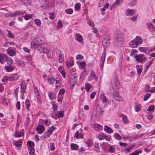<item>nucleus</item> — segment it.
Masks as SVG:
<instances>
[{
    "label": "nucleus",
    "instance_id": "1",
    "mask_svg": "<svg viewBox=\"0 0 155 155\" xmlns=\"http://www.w3.org/2000/svg\"><path fill=\"white\" fill-rule=\"evenodd\" d=\"M142 42V38L140 37L137 36L134 39L130 42L129 45L132 48H136L139 45L141 44Z\"/></svg>",
    "mask_w": 155,
    "mask_h": 155
},
{
    "label": "nucleus",
    "instance_id": "2",
    "mask_svg": "<svg viewBox=\"0 0 155 155\" xmlns=\"http://www.w3.org/2000/svg\"><path fill=\"white\" fill-rule=\"evenodd\" d=\"M123 40V34L121 33H119L115 36V39L114 41L115 45H121L122 43Z\"/></svg>",
    "mask_w": 155,
    "mask_h": 155
},
{
    "label": "nucleus",
    "instance_id": "3",
    "mask_svg": "<svg viewBox=\"0 0 155 155\" xmlns=\"http://www.w3.org/2000/svg\"><path fill=\"white\" fill-rule=\"evenodd\" d=\"M111 83L112 88L114 90H117L120 87V84L116 76L114 77L111 81Z\"/></svg>",
    "mask_w": 155,
    "mask_h": 155
},
{
    "label": "nucleus",
    "instance_id": "4",
    "mask_svg": "<svg viewBox=\"0 0 155 155\" xmlns=\"http://www.w3.org/2000/svg\"><path fill=\"white\" fill-rule=\"evenodd\" d=\"M41 40L39 38L33 39L31 42V46L35 48L41 47L42 45V43L41 42Z\"/></svg>",
    "mask_w": 155,
    "mask_h": 155
},
{
    "label": "nucleus",
    "instance_id": "5",
    "mask_svg": "<svg viewBox=\"0 0 155 155\" xmlns=\"http://www.w3.org/2000/svg\"><path fill=\"white\" fill-rule=\"evenodd\" d=\"M2 10H5L6 11H7L8 10L5 9V8H2L0 9V11H1V12L3 13L5 15V16L6 18L8 17L14 18V15L13 13H5L3 12L2 11Z\"/></svg>",
    "mask_w": 155,
    "mask_h": 155
},
{
    "label": "nucleus",
    "instance_id": "6",
    "mask_svg": "<svg viewBox=\"0 0 155 155\" xmlns=\"http://www.w3.org/2000/svg\"><path fill=\"white\" fill-rule=\"evenodd\" d=\"M109 38L107 37L105 38L103 41L102 45L104 48H107L110 45Z\"/></svg>",
    "mask_w": 155,
    "mask_h": 155
},
{
    "label": "nucleus",
    "instance_id": "7",
    "mask_svg": "<svg viewBox=\"0 0 155 155\" xmlns=\"http://www.w3.org/2000/svg\"><path fill=\"white\" fill-rule=\"evenodd\" d=\"M115 100L118 101H121L123 100L122 98L119 95L118 92H114L113 94Z\"/></svg>",
    "mask_w": 155,
    "mask_h": 155
},
{
    "label": "nucleus",
    "instance_id": "8",
    "mask_svg": "<svg viewBox=\"0 0 155 155\" xmlns=\"http://www.w3.org/2000/svg\"><path fill=\"white\" fill-rule=\"evenodd\" d=\"M65 93V90L63 89H61L59 91L58 96V101L61 100L62 99L63 95Z\"/></svg>",
    "mask_w": 155,
    "mask_h": 155
},
{
    "label": "nucleus",
    "instance_id": "9",
    "mask_svg": "<svg viewBox=\"0 0 155 155\" xmlns=\"http://www.w3.org/2000/svg\"><path fill=\"white\" fill-rule=\"evenodd\" d=\"M105 51H104L103 52V54L102 55L100 63L101 64V68H103L104 66V63L105 61Z\"/></svg>",
    "mask_w": 155,
    "mask_h": 155
},
{
    "label": "nucleus",
    "instance_id": "10",
    "mask_svg": "<svg viewBox=\"0 0 155 155\" xmlns=\"http://www.w3.org/2000/svg\"><path fill=\"white\" fill-rule=\"evenodd\" d=\"M36 130L38 134H41L44 132L45 128L42 125H38L36 127Z\"/></svg>",
    "mask_w": 155,
    "mask_h": 155
},
{
    "label": "nucleus",
    "instance_id": "11",
    "mask_svg": "<svg viewBox=\"0 0 155 155\" xmlns=\"http://www.w3.org/2000/svg\"><path fill=\"white\" fill-rule=\"evenodd\" d=\"M104 130L106 133L109 134H110L113 132L111 128L107 125L104 126Z\"/></svg>",
    "mask_w": 155,
    "mask_h": 155
},
{
    "label": "nucleus",
    "instance_id": "12",
    "mask_svg": "<svg viewBox=\"0 0 155 155\" xmlns=\"http://www.w3.org/2000/svg\"><path fill=\"white\" fill-rule=\"evenodd\" d=\"M27 145L28 149H34V144L33 142L28 141L27 142Z\"/></svg>",
    "mask_w": 155,
    "mask_h": 155
},
{
    "label": "nucleus",
    "instance_id": "13",
    "mask_svg": "<svg viewBox=\"0 0 155 155\" xmlns=\"http://www.w3.org/2000/svg\"><path fill=\"white\" fill-rule=\"evenodd\" d=\"M14 67L10 65H7L5 67V69L7 72H10L14 70Z\"/></svg>",
    "mask_w": 155,
    "mask_h": 155
},
{
    "label": "nucleus",
    "instance_id": "14",
    "mask_svg": "<svg viewBox=\"0 0 155 155\" xmlns=\"http://www.w3.org/2000/svg\"><path fill=\"white\" fill-rule=\"evenodd\" d=\"M60 53L59 54L58 60L60 63L63 62L64 61V56L63 54L61 53V50L59 51Z\"/></svg>",
    "mask_w": 155,
    "mask_h": 155
},
{
    "label": "nucleus",
    "instance_id": "15",
    "mask_svg": "<svg viewBox=\"0 0 155 155\" xmlns=\"http://www.w3.org/2000/svg\"><path fill=\"white\" fill-rule=\"evenodd\" d=\"M76 39L78 42H81L83 40L82 36L79 34L77 33L75 35Z\"/></svg>",
    "mask_w": 155,
    "mask_h": 155
},
{
    "label": "nucleus",
    "instance_id": "16",
    "mask_svg": "<svg viewBox=\"0 0 155 155\" xmlns=\"http://www.w3.org/2000/svg\"><path fill=\"white\" fill-rule=\"evenodd\" d=\"M100 98L101 100L104 103L107 102V100L106 97L105 95L103 93H101L100 95Z\"/></svg>",
    "mask_w": 155,
    "mask_h": 155
},
{
    "label": "nucleus",
    "instance_id": "17",
    "mask_svg": "<svg viewBox=\"0 0 155 155\" xmlns=\"http://www.w3.org/2000/svg\"><path fill=\"white\" fill-rule=\"evenodd\" d=\"M7 53L10 56H12L15 55L16 54L15 51V50L12 49H8L7 51Z\"/></svg>",
    "mask_w": 155,
    "mask_h": 155
},
{
    "label": "nucleus",
    "instance_id": "18",
    "mask_svg": "<svg viewBox=\"0 0 155 155\" xmlns=\"http://www.w3.org/2000/svg\"><path fill=\"white\" fill-rule=\"evenodd\" d=\"M49 98L51 100L55 99L56 98V96L53 92H49L48 94Z\"/></svg>",
    "mask_w": 155,
    "mask_h": 155
},
{
    "label": "nucleus",
    "instance_id": "19",
    "mask_svg": "<svg viewBox=\"0 0 155 155\" xmlns=\"http://www.w3.org/2000/svg\"><path fill=\"white\" fill-rule=\"evenodd\" d=\"M8 81H11L10 77L5 76L3 77L2 79V81L5 84Z\"/></svg>",
    "mask_w": 155,
    "mask_h": 155
},
{
    "label": "nucleus",
    "instance_id": "20",
    "mask_svg": "<svg viewBox=\"0 0 155 155\" xmlns=\"http://www.w3.org/2000/svg\"><path fill=\"white\" fill-rule=\"evenodd\" d=\"M19 76L17 74H12L10 76L11 81L12 80H15L18 78Z\"/></svg>",
    "mask_w": 155,
    "mask_h": 155
},
{
    "label": "nucleus",
    "instance_id": "21",
    "mask_svg": "<svg viewBox=\"0 0 155 155\" xmlns=\"http://www.w3.org/2000/svg\"><path fill=\"white\" fill-rule=\"evenodd\" d=\"M75 137L76 138H83V135L82 134H80L78 131L77 132L74 134Z\"/></svg>",
    "mask_w": 155,
    "mask_h": 155
},
{
    "label": "nucleus",
    "instance_id": "22",
    "mask_svg": "<svg viewBox=\"0 0 155 155\" xmlns=\"http://www.w3.org/2000/svg\"><path fill=\"white\" fill-rule=\"evenodd\" d=\"M134 9H129L127 10V15H128L131 16L133 15L134 14Z\"/></svg>",
    "mask_w": 155,
    "mask_h": 155
},
{
    "label": "nucleus",
    "instance_id": "23",
    "mask_svg": "<svg viewBox=\"0 0 155 155\" xmlns=\"http://www.w3.org/2000/svg\"><path fill=\"white\" fill-rule=\"evenodd\" d=\"M142 151L140 150H135L134 152L130 153L129 155H138L139 153H142Z\"/></svg>",
    "mask_w": 155,
    "mask_h": 155
},
{
    "label": "nucleus",
    "instance_id": "24",
    "mask_svg": "<svg viewBox=\"0 0 155 155\" xmlns=\"http://www.w3.org/2000/svg\"><path fill=\"white\" fill-rule=\"evenodd\" d=\"M6 58V61L7 64L8 65H11L13 62V61L10 58Z\"/></svg>",
    "mask_w": 155,
    "mask_h": 155
},
{
    "label": "nucleus",
    "instance_id": "25",
    "mask_svg": "<svg viewBox=\"0 0 155 155\" xmlns=\"http://www.w3.org/2000/svg\"><path fill=\"white\" fill-rule=\"evenodd\" d=\"M104 111L101 110V108H97V115L96 116H101Z\"/></svg>",
    "mask_w": 155,
    "mask_h": 155
},
{
    "label": "nucleus",
    "instance_id": "26",
    "mask_svg": "<svg viewBox=\"0 0 155 155\" xmlns=\"http://www.w3.org/2000/svg\"><path fill=\"white\" fill-rule=\"evenodd\" d=\"M47 80L48 83L52 84H53L54 81H55V79L54 77H53L51 78H48Z\"/></svg>",
    "mask_w": 155,
    "mask_h": 155
},
{
    "label": "nucleus",
    "instance_id": "27",
    "mask_svg": "<svg viewBox=\"0 0 155 155\" xmlns=\"http://www.w3.org/2000/svg\"><path fill=\"white\" fill-rule=\"evenodd\" d=\"M58 70L60 72L62 76L64 78H65L66 76L65 75V73L64 71L62 69V68L59 67Z\"/></svg>",
    "mask_w": 155,
    "mask_h": 155
},
{
    "label": "nucleus",
    "instance_id": "28",
    "mask_svg": "<svg viewBox=\"0 0 155 155\" xmlns=\"http://www.w3.org/2000/svg\"><path fill=\"white\" fill-rule=\"evenodd\" d=\"M147 26L149 30L151 31H153L154 30V28L152 23H149L147 24Z\"/></svg>",
    "mask_w": 155,
    "mask_h": 155
},
{
    "label": "nucleus",
    "instance_id": "29",
    "mask_svg": "<svg viewBox=\"0 0 155 155\" xmlns=\"http://www.w3.org/2000/svg\"><path fill=\"white\" fill-rule=\"evenodd\" d=\"M30 119L29 117H27L26 118L25 123V126L26 127H28L30 122Z\"/></svg>",
    "mask_w": 155,
    "mask_h": 155
},
{
    "label": "nucleus",
    "instance_id": "30",
    "mask_svg": "<svg viewBox=\"0 0 155 155\" xmlns=\"http://www.w3.org/2000/svg\"><path fill=\"white\" fill-rule=\"evenodd\" d=\"M25 104L26 105V109L28 111L30 110V103L29 100H27L25 102Z\"/></svg>",
    "mask_w": 155,
    "mask_h": 155
},
{
    "label": "nucleus",
    "instance_id": "31",
    "mask_svg": "<svg viewBox=\"0 0 155 155\" xmlns=\"http://www.w3.org/2000/svg\"><path fill=\"white\" fill-rule=\"evenodd\" d=\"M71 149L72 150H75L78 147V146L77 144H71Z\"/></svg>",
    "mask_w": 155,
    "mask_h": 155
},
{
    "label": "nucleus",
    "instance_id": "32",
    "mask_svg": "<svg viewBox=\"0 0 155 155\" xmlns=\"http://www.w3.org/2000/svg\"><path fill=\"white\" fill-rule=\"evenodd\" d=\"M135 104V110L137 112H138L141 109L140 106V104Z\"/></svg>",
    "mask_w": 155,
    "mask_h": 155
},
{
    "label": "nucleus",
    "instance_id": "33",
    "mask_svg": "<svg viewBox=\"0 0 155 155\" xmlns=\"http://www.w3.org/2000/svg\"><path fill=\"white\" fill-rule=\"evenodd\" d=\"M50 133L48 132V131L46 132L43 135V138L45 139L49 137L50 136Z\"/></svg>",
    "mask_w": 155,
    "mask_h": 155
},
{
    "label": "nucleus",
    "instance_id": "34",
    "mask_svg": "<svg viewBox=\"0 0 155 155\" xmlns=\"http://www.w3.org/2000/svg\"><path fill=\"white\" fill-rule=\"evenodd\" d=\"M151 95V94L150 93H147L145 94L143 98L144 101H146L150 97Z\"/></svg>",
    "mask_w": 155,
    "mask_h": 155
},
{
    "label": "nucleus",
    "instance_id": "35",
    "mask_svg": "<svg viewBox=\"0 0 155 155\" xmlns=\"http://www.w3.org/2000/svg\"><path fill=\"white\" fill-rule=\"evenodd\" d=\"M55 129L56 128L54 126H51L50 128L48 130V132H49L50 133V134L51 135L52 132L55 130Z\"/></svg>",
    "mask_w": 155,
    "mask_h": 155
},
{
    "label": "nucleus",
    "instance_id": "36",
    "mask_svg": "<svg viewBox=\"0 0 155 155\" xmlns=\"http://www.w3.org/2000/svg\"><path fill=\"white\" fill-rule=\"evenodd\" d=\"M32 17L31 14L26 15L24 16V18L25 20H28L31 19Z\"/></svg>",
    "mask_w": 155,
    "mask_h": 155
},
{
    "label": "nucleus",
    "instance_id": "37",
    "mask_svg": "<svg viewBox=\"0 0 155 155\" xmlns=\"http://www.w3.org/2000/svg\"><path fill=\"white\" fill-rule=\"evenodd\" d=\"M35 24L36 25L39 26L41 25V21L40 20L38 19H36L34 21Z\"/></svg>",
    "mask_w": 155,
    "mask_h": 155
},
{
    "label": "nucleus",
    "instance_id": "38",
    "mask_svg": "<svg viewBox=\"0 0 155 155\" xmlns=\"http://www.w3.org/2000/svg\"><path fill=\"white\" fill-rule=\"evenodd\" d=\"M65 12L67 14H71L73 13V11L72 9H67L65 10Z\"/></svg>",
    "mask_w": 155,
    "mask_h": 155
},
{
    "label": "nucleus",
    "instance_id": "39",
    "mask_svg": "<svg viewBox=\"0 0 155 155\" xmlns=\"http://www.w3.org/2000/svg\"><path fill=\"white\" fill-rule=\"evenodd\" d=\"M114 137L115 138L118 140H121V138L120 136L117 133H115L114 134Z\"/></svg>",
    "mask_w": 155,
    "mask_h": 155
},
{
    "label": "nucleus",
    "instance_id": "40",
    "mask_svg": "<svg viewBox=\"0 0 155 155\" xmlns=\"http://www.w3.org/2000/svg\"><path fill=\"white\" fill-rule=\"evenodd\" d=\"M22 142L20 141H18L15 142V145L16 147H18L21 146Z\"/></svg>",
    "mask_w": 155,
    "mask_h": 155
},
{
    "label": "nucleus",
    "instance_id": "41",
    "mask_svg": "<svg viewBox=\"0 0 155 155\" xmlns=\"http://www.w3.org/2000/svg\"><path fill=\"white\" fill-rule=\"evenodd\" d=\"M44 123L46 126H49L51 124V120L50 119L45 120H44Z\"/></svg>",
    "mask_w": 155,
    "mask_h": 155
},
{
    "label": "nucleus",
    "instance_id": "42",
    "mask_svg": "<svg viewBox=\"0 0 155 155\" xmlns=\"http://www.w3.org/2000/svg\"><path fill=\"white\" fill-rule=\"evenodd\" d=\"M109 150L110 152L113 153L115 152V149L112 146H110L109 148Z\"/></svg>",
    "mask_w": 155,
    "mask_h": 155
},
{
    "label": "nucleus",
    "instance_id": "43",
    "mask_svg": "<svg viewBox=\"0 0 155 155\" xmlns=\"http://www.w3.org/2000/svg\"><path fill=\"white\" fill-rule=\"evenodd\" d=\"M28 150V153L29 155H35V153L34 149H30Z\"/></svg>",
    "mask_w": 155,
    "mask_h": 155
},
{
    "label": "nucleus",
    "instance_id": "44",
    "mask_svg": "<svg viewBox=\"0 0 155 155\" xmlns=\"http://www.w3.org/2000/svg\"><path fill=\"white\" fill-rule=\"evenodd\" d=\"M140 62H143V61H146V58L143 55H140Z\"/></svg>",
    "mask_w": 155,
    "mask_h": 155
},
{
    "label": "nucleus",
    "instance_id": "45",
    "mask_svg": "<svg viewBox=\"0 0 155 155\" xmlns=\"http://www.w3.org/2000/svg\"><path fill=\"white\" fill-rule=\"evenodd\" d=\"M122 121L123 123H127L128 122V120L127 117L124 115H123L122 117Z\"/></svg>",
    "mask_w": 155,
    "mask_h": 155
},
{
    "label": "nucleus",
    "instance_id": "46",
    "mask_svg": "<svg viewBox=\"0 0 155 155\" xmlns=\"http://www.w3.org/2000/svg\"><path fill=\"white\" fill-rule=\"evenodd\" d=\"M85 86L86 88V91L87 92H88L91 87V85L90 84H87L85 85Z\"/></svg>",
    "mask_w": 155,
    "mask_h": 155
},
{
    "label": "nucleus",
    "instance_id": "47",
    "mask_svg": "<svg viewBox=\"0 0 155 155\" xmlns=\"http://www.w3.org/2000/svg\"><path fill=\"white\" fill-rule=\"evenodd\" d=\"M80 65L83 69L85 70V62L81 61L80 64Z\"/></svg>",
    "mask_w": 155,
    "mask_h": 155
},
{
    "label": "nucleus",
    "instance_id": "48",
    "mask_svg": "<svg viewBox=\"0 0 155 155\" xmlns=\"http://www.w3.org/2000/svg\"><path fill=\"white\" fill-rule=\"evenodd\" d=\"M154 108V106L153 105L150 106L147 110L149 111H153Z\"/></svg>",
    "mask_w": 155,
    "mask_h": 155
},
{
    "label": "nucleus",
    "instance_id": "49",
    "mask_svg": "<svg viewBox=\"0 0 155 155\" xmlns=\"http://www.w3.org/2000/svg\"><path fill=\"white\" fill-rule=\"evenodd\" d=\"M6 58V56L3 54H0V62L2 63L3 60Z\"/></svg>",
    "mask_w": 155,
    "mask_h": 155
},
{
    "label": "nucleus",
    "instance_id": "50",
    "mask_svg": "<svg viewBox=\"0 0 155 155\" xmlns=\"http://www.w3.org/2000/svg\"><path fill=\"white\" fill-rule=\"evenodd\" d=\"M75 8L77 10H79L81 8V5L79 3H77L75 4Z\"/></svg>",
    "mask_w": 155,
    "mask_h": 155
},
{
    "label": "nucleus",
    "instance_id": "51",
    "mask_svg": "<svg viewBox=\"0 0 155 155\" xmlns=\"http://www.w3.org/2000/svg\"><path fill=\"white\" fill-rule=\"evenodd\" d=\"M22 12L20 11H17L15 13H13V15H14V17H15L18 15H20L21 14Z\"/></svg>",
    "mask_w": 155,
    "mask_h": 155
},
{
    "label": "nucleus",
    "instance_id": "52",
    "mask_svg": "<svg viewBox=\"0 0 155 155\" xmlns=\"http://www.w3.org/2000/svg\"><path fill=\"white\" fill-rule=\"evenodd\" d=\"M8 37L10 38H13L14 37L13 35L12 34L11 32L10 31L8 30Z\"/></svg>",
    "mask_w": 155,
    "mask_h": 155
},
{
    "label": "nucleus",
    "instance_id": "53",
    "mask_svg": "<svg viewBox=\"0 0 155 155\" xmlns=\"http://www.w3.org/2000/svg\"><path fill=\"white\" fill-rule=\"evenodd\" d=\"M120 0H116L115 2L114 3L113 5L114 7H117L120 4Z\"/></svg>",
    "mask_w": 155,
    "mask_h": 155
},
{
    "label": "nucleus",
    "instance_id": "54",
    "mask_svg": "<svg viewBox=\"0 0 155 155\" xmlns=\"http://www.w3.org/2000/svg\"><path fill=\"white\" fill-rule=\"evenodd\" d=\"M16 107L18 110H19L20 109V103L19 101H17L16 105Z\"/></svg>",
    "mask_w": 155,
    "mask_h": 155
},
{
    "label": "nucleus",
    "instance_id": "55",
    "mask_svg": "<svg viewBox=\"0 0 155 155\" xmlns=\"http://www.w3.org/2000/svg\"><path fill=\"white\" fill-rule=\"evenodd\" d=\"M105 135L104 134H101L98 136V138L100 140H102L104 139Z\"/></svg>",
    "mask_w": 155,
    "mask_h": 155
},
{
    "label": "nucleus",
    "instance_id": "56",
    "mask_svg": "<svg viewBox=\"0 0 155 155\" xmlns=\"http://www.w3.org/2000/svg\"><path fill=\"white\" fill-rule=\"evenodd\" d=\"M64 113L62 111L59 112L57 114L58 117H62L64 116Z\"/></svg>",
    "mask_w": 155,
    "mask_h": 155
},
{
    "label": "nucleus",
    "instance_id": "57",
    "mask_svg": "<svg viewBox=\"0 0 155 155\" xmlns=\"http://www.w3.org/2000/svg\"><path fill=\"white\" fill-rule=\"evenodd\" d=\"M83 58V56L80 54H78L76 57V59L78 60H81Z\"/></svg>",
    "mask_w": 155,
    "mask_h": 155
},
{
    "label": "nucleus",
    "instance_id": "58",
    "mask_svg": "<svg viewBox=\"0 0 155 155\" xmlns=\"http://www.w3.org/2000/svg\"><path fill=\"white\" fill-rule=\"evenodd\" d=\"M2 100L3 102L4 103H5L6 104H8L9 102V101L8 100L6 99L5 98H2Z\"/></svg>",
    "mask_w": 155,
    "mask_h": 155
},
{
    "label": "nucleus",
    "instance_id": "59",
    "mask_svg": "<svg viewBox=\"0 0 155 155\" xmlns=\"http://www.w3.org/2000/svg\"><path fill=\"white\" fill-rule=\"evenodd\" d=\"M135 58L136 59V61L139 62L140 61V55H136L134 56Z\"/></svg>",
    "mask_w": 155,
    "mask_h": 155
},
{
    "label": "nucleus",
    "instance_id": "60",
    "mask_svg": "<svg viewBox=\"0 0 155 155\" xmlns=\"http://www.w3.org/2000/svg\"><path fill=\"white\" fill-rule=\"evenodd\" d=\"M36 96V97L38 102L39 103L41 104V98L39 96V95H38V96Z\"/></svg>",
    "mask_w": 155,
    "mask_h": 155
},
{
    "label": "nucleus",
    "instance_id": "61",
    "mask_svg": "<svg viewBox=\"0 0 155 155\" xmlns=\"http://www.w3.org/2000/svg\"><path fill=\"white\" fill-rule=\"evenodd\" d=\"M23 135V134L21 132H17L16 134V136L17 137H20Z\"/></svg>",
    "mask_w": 155,
    "mask_h": 155
},
{
    "label": "nucleus",
    "instance_id": "62",
    "mask_svg": "<svg viewBox=\"0 0 155 155\" xmlns=\"http://www.w3.org/2000/svg\"><path fill=\"white\" fill-rule=\"evenodd\" d=\"M58 26L59 27L61 28L63 26L62 23L61 21H58Z\"/></svg>",
    "mask_w": 155,
    "mask_h": 155
},
{
    "label": "nucleus",
    "instance_id": "63",
    "mask_svg": "<svg viewBox=\"0 0 155 155\" xmlns=\"http://www.w3.org/2000/svg\"><path fill=\"white\" fill-rule=\"evenodd\" d=\"M96 93L95 92H93L90 95V97L92 99H93Z\"/></svg>",
    "mask_w": 155,
    "mask_h": 155
},
{
    "label": "nucleus",
    "instance_id": "64",
    "mask_svg": "<svg viewBox=\"0 0 155 155\" xmlns=\"http://www.w3.org/2000/svg\"><path fill=\"white\" fill-rule=\"evenodd\" d=\"M137 0H133L130 3V5H135L136 3Z\"/></svg>",
    "mask_w": 155,
    "mask_h": 155
}]
</instances>
